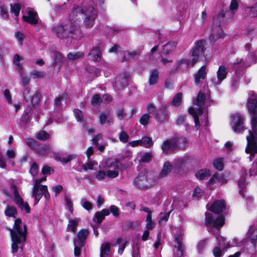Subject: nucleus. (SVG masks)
Segmentation results:
<instances>
[{
  "label": "nucleus",
  "mask_w": 257,
  "mask_h": 257,
  "mask_svg": "<svg viewBox=\"0 0 257 257\" xmlns=\"http://www.w3.org/2000/svg\"><path fill=\"white\" fill-rule=\"evenodd\" d=\"M21 7L19 4H16L14 5H11V12L15 14L16 16L19 15Z\"/></svg>",
  "instance_id": "nucleus-58"
},
{
  "label": "nucleus",
  "mask_w": 257,
  "mask_h": 257,
  "mask_svg": "<svg viewBox=\"0 0 257 257\" xmlns=\"http://www.w3.org/2000/svg\"><path fill=\"white\" fill-rule=\"evenodd\" d=\"M182 100V94L181 93H177L174 97L171 104L175 106L180 105Z\"/></svg>",
  "instance_id": "nucleus-36"
},
{
  "label": "nucleus",
  "mask_w": 257,
  "mask_h": 257,
  "mask_svg": "<svg viewBox=\"0 0 257 257\" xmlns=\"http://www.w3.org/2000/svg\"><path fill=\"white\" fill-rule=\"evenodd\" d=\"M238 185L240 188V190L239 191V193L240 194L243 196L242 190L244 189L246 187L245 177H241L240 179L238 181Z\"/></svg>",
  "instance_id": "nucleus-50"
},
{
  "label": "nucleus",
  "mask_w": 257,
  "mask_h": 257,
  "mask_svg": "<svg viewBox=\"0 0 257 257\" xmlns=\"http://www.w3.org/2000/svg\"><path fill=\"white\" fill-rule=\"evenodd\" d=\"M36 137L38 140L45 141L49 138V135L44 131H41L37 134Z\"/></svg>",
  "instance_id": "nucleus-54"
},
{
  "label": "nucleus",
  "mask_w": 257,
  "mask_h": 257,
  "mask_svg": "<svg viewBox=\"0 0 257 257\" xmlns=\"http://www.w3.org/2000/svg\"><path fill=\"white\" fill-rule=\"evenodd\" d=\"M110 211L112 215L115 217H117L120 214V211L119 208L115 205H111L109 207Z\"/></svg>",
  "instance_id": "nucleus-61"
},
{
  "label": "nucleus",
  "mask_w": 257,
  "mask_h": 257,
  "mask_svg": "<svg viewBox=\"0 0 257 257\" xmlns=\"http://www.w3.org/2000/svg\"><path fill=\"white\" fill-rule=\"evenodd\" d=\"M10 231L12 241V252H17L19 248L23 250V246L26 240L27 233L26 225L23 224L20 219L17 218L15 221L13 228L10 229Z\"/></svg>",
  "instance_id": "nucleus-1"
},
{
  "label": "nucleus",
  "mask_w": 257,
  "mask_h": 257,
  "mask_svg": "<svg viewBox=\"0 0 257 257\" xmlns=\"http://www.w3.org/2000/svg\"><path fill=\"white\" fill-rule=\"evenodd\" d=\"M247 107L251 115V131L257 128V94L252 93L248 98Z\"/></svg>",
  "instance_id": "nucleus-5"
},
{
  "label": "nucleus",
  "mask_w": 257,
  "mask_h": 257,
  "mask_svg": "<svg viewBox=\"0 0 257 257\" xmlns=\"http://www.w3.org/2000/svg\"><path fill=\"white\" fill-rule=\"evenodd\" d=\"M227 182V179L221 174H215L210 179L208 185L211 188H214L219 184H225Z\"/></svg>",
  "instance_id": "nucleus-15"
},
{
  "label": "nucleus",
  "mask_w": 257,
  "mask_h": 257,
  "mask_svg": "<svg viewBox=\"0 0 257 257\" xmlns=\"http://www.w3.org/2000/svg\"><path fill=\"white\" fill-rule=\"evenodd\" d=\"M209 98V95H206L200 91L197 97L193 101L194 104L197 106L198 108L196 110L193 106L189 108L188 112L194 118L195 126L197 130H199L200 126L199 117L202 114L206 106L207 107L206 103Z\"/></svg>",
  "instance_id": "nucleus-4"
},
{
  "label": "nucleus",
  "mask_w": 257,
  "mask_h": 257,
  "mask_svg": "<svg viewBox=\"0 0 257 257\" xmlns=\"http://www.w3.org/2000/svg\"><path fill=\"white\" fill-rule=\"evenodd\" d=\"M28 16H24L23 17L25 21L32 25H35L38 23V17L36 12L31 10L28 11Z\"/></svg>",
  "instance_id": "nucleus-22"
},
{
  "label": "nucleus",
  "mask_w": 257,
  "mask_h": 257,
  "mask_svg": "<svg viewBox=\"0 0 257 257\" xmlns=\"http://www.w3.org/2000/svg\"><path fill=\"white\" fill-rule=\"evenodd\" d=\"M168 105L162 104L156 113L155 118L160 122H168L170 118V112L167 110Z\"/></svg>",
  "instance_id": "nucleus-11"
},
{
  "label": "nucleus",
  "mask_w": 257,
  "mask_h": 257,
  "mask_svg": "<svg viewBox=\"0 0 257 257\" xmlns=\"http://www.w3.org/2000/svg\"><path fill=\"white\" fill-rule=\"evenodd\" d=\"M74 114L78 121H81L83 120V116L81 110L78 109H75L74 110Z\"/></svg>",
  "instance_id": "nucleus-63"
},
{
  "label": "nucleus",
  "mask_w": 257,
  "mask_h": 257,
  "mask_svg": "<svg viewBox=\"0 0 257 257\" xmlns=\"http://www.w3.org/2000/svg\"><path fill=\"white\" fill-rule=\"evenodd\" d=\"M227 74V72L225 66L224 65L220 66L217 71V77H212L210 81L214 86L219 85L225 79Z\"/></svg>",
  "instance_id": "nucleus-14"
},
{
  "label": "nucleus",
  "mask_w": 257,
  "mask_h": 257,
  "mask_svg": "<svg viewBox=\"0 0 257 257\" xmlns=\"http://www.w3.org/2000/svg\"><path fill=\"white\" fill-rule=\"evenodd\" d=\"M176 43L174 42H169L163 46L161 51L162 55H167L170 54L175 48Z\"/></svg>",
  "instance_id": "nucleus-28"
},
{
  "label": "nucleus",
  "mask_w": 257,
  "mask_h": 257,
  "mask_svg": "<svg viewBox=\"0 0 257 257\" xmlns=\"http://www.w3.org/2000/svg\"><path fill=\"white\" fill-rule=\"evenodd\" d=\"M114 163L117 165L116 168H115L114 170H107L106 171V176L108 177L114 178L116 177L118 175V163L116 161H114Z\"/></svg>",
  "instance_id": "nucleus-38"
},
{
  "label": "nucleus",
  "mask_w": 257,
  "mask_h": 257,
  "mask_svg": "<svg viewBox=\"0 0 257 257\" xmlns=\"http://www.w3.org/2000/svg\"><path fill=\"white\" fill-rule=\"evenodd\" d=\"M30 76L34 79L43 78L44 76V73L41 71L33 70L30 72Z\"/></svg>",
  "instance_id": "nucleus-59"
},
{
  "label": "nucleus",
  "mask_w": 257,
  "mask_h": 257,
  "mask_svg": "<svg viewBox=\"0 0 257 257\" xmlns=\"http://www.w3.org/2000/svg\"><path fill=\"white\" fill-rule=\"evenodd\" d=\"M88 234V230L86 229H81L78 232L77 238L74 239V241H77L78 245L82 244Z\"/></svg>",
  "instance_id": "nucleus-24"
},
{
  "label": "nucleus",
  "mask_w": 257,
  "mask_h": 257,
  "mask_svg": "<svg viewBox=\"0 0 257 257\" xmlns=\"http://www.w3.org/2000/svg\"><path fill=\"white\" fill-rule=\"evenodd\" d=\"M79 221L80 219L78 218H69L68 219V224L67 227V230L75 232L76 230L77 226Z\"/></svg>",
  "instance_id": "nucleus-26"
},
{
  "label": "nucleus",
  "mask_w": 257,
  "mask_h": 257,
  "mask_svg": "<svg viewBox=\"0 0 257 257\" xmlns=\"http://www.w3.org/2000/svg\"><path fill=\"white\" fill-rule=\"evenodd\" d=\"M249 175L250 176L257 175V162H254L253 163L252 167L249 170Z\"/></svg>",
  "instance_id": "nucleus-64"
},
{
  "label": "nucleus",
  "mask_w": 257,
  "mask_h": 257,
  "mask_svg": "<svg viewBox=\"0 0 257 257\" xmlns=\"http://www.w3.org/2000/svg\"><path fill=\"white\" fill-rule=\"evenodd\" d=\"M231 125L233 131L235 133H241L246 130L244 125V119L239 113L233 114L231 116Z\"/></svg>",
  "instance_id": "nucleus-9"
},
{
  "label": "nucleus",
  "mask_w": 257,
  "mask_h": 257,
  "mask_svg": "<svg viewBox=\"0 0 257 257\" xmlns=\"http://www.w3.org/2000/svg\"><path fill=\"white\" fill-rule=\"evenodd\" d=\"M210 175V172L209 170L203 169L198 171L196 174V176L198 179L202 180Z\"/></svg>",
  "instance_id": "nucleus-35"
},
{
  "label": "nucleus",
  "mask_w": 257,
  "mask_h": 257,
  "mask_svg": "<svg viewBox=\"0 0 257 257\" xmlns=\"http://www.w3.org/2000/svg\"><path fill=\"white\" fill-rule=\"evenodd\" d=\"M83 56V53L78 52L76 53H70L67 55V58L70 60L74 61L81 59Z\"/></svg>",
  "instance_id": "nucleus-37"
},
{
  "label": "nucleus",
  "mask_w": 257,
  "mask_h": 257,
  "mask_svg": "<svg viewBox=\"0 0 257 257\" xmlns=\"http://www.w3.org/2000/svg\"><path fill=\"white\" fill-rule=\"evenodd\" d=\"M162 150L164 153H169L178 148L177 141L170 139L165 141L162 145Z\"/></svg>",
  "instance_id": "nucleus-18"
},
{
  "label": "nucleus",
  "mask_w": 257,
  "mask_h": 257,
  "mask_svg": "<svg viewBox=\"0 0 257 257\" xmlns=\"http://www.w3.org/2000/svg\"><path fill=\"white\" fill-rule=\"evenodd\" d=\"M159 80V71L158 69H154L150 72L149 83L150 85L156 84Z\"/></svg>",
  "instance_id": "nucleus-33"
},
{
  "label": "nucleus",
  "mask_w": 257,
  "mask_h": 257,
  "mask_svg": "<svg viewBox=\"0 0 257 257\" xmlns=\"http://www.w3.org/2000/svg\"><path fill=\"white\" fill-rule=\"evenodd\" d=\"M110 244L108 242H105L102 244L100 248V257H110Z\"/></svg>",
  "instance_id": "nucleus-30"
},
{
  "label": "nucleus",
  "mask_w": 257,
  "mask_h": 257,
  "mask_svg": "<svg viewBox=\"0 0 257 257\" xmlns=\"http://www.w3.org/2000/svg\"><path fill=\"white\" fill-rule=\"evenodd\" d=\"M103 45L99 44L94 47L89 53V58L95 62H99L101 60Z\"/></svg>",
  "instance_id": "nucleus-16"
},
{
  "label": "nucleus",
  "mask_w": 257,
  "mask_h": 257,
  "mask_svg": "<svg viewBox=\"0 0 257 257\" xmlns=\"http://www.w3.org/2000/svg\"><path fill=\"white\" fill-rule=\"evenodd\" d=\"M38 181H34L33 187L32 189V196L34 198L35 204H37L43 194V189L42 186H39Z\"/></svg>",
  "instance_id": "nucleus-17"
},
{
  "label": "nucleus",
  "mask_w": 257,
  "mask_h": 257,
  "mask_svg": "<svg viewBox=\"0 0 257 257\" xmlns=\"http://www.w3.org/2000/svg\"><path fill=\"white\" fill-rule=\"evenodd\" d=\"M246 67V64L243 59H236L232 65V67L235 71L242 70Z\"/></svg>",
  "instance_id": "nucleus-31"
},
{
  "label": "nucleus",
  "mask_w": 257,
  "mask_h": 257,
  "mask_svg": "<svg viewBox=\"0 0 257 257\" xmlns=\"http://www.w3.org/2000/svg\"><path fill=\"white\" fill-rule=\"evenodd\" d=\"M223 35L222 30L219 26L213 29L212 33L209 36L211 41L215 42L218 39L221 38Z\"/></svg>",
  "instance_id": "nucleus-27"
},
{
  "label": "nucleus",
  "mask_w": 257,
  "mask_h": 257,
  "mask_svg": "<svg viewBox=\"0 0 257 257\" xmlns=\"http://www.w3.org/2000/svg\"><path fill=\"white\" fill-rule=\"evenodd\" d=\"M205 41L199 40L195 43V46L190 51V59H183L177 62L176 68L179 70H184L189 66H194L198 61L200 54H203L205 51Z\"/></svg>",
  "instance_id": "nucleus-2"
},
{
  "label": "nucleus",
  "mask_w": 257,
  "mask_h": 257,
  "mask_svg": "<svg viewBox=\"0 0 257 257\" xmlns=\"http://www.w3.org/2000/svg\"><path fill=\"white\" fill-rule=\"evenodd\" d=\"M118 138L121 142L125 143L128 141L129 136L126 132L122 131L119 134Z\"/></svg>",
  "instance_id": "nucleus-56"
},
{
  "label": "nucleus",
  "mask_w": 257,
  "mask_h": 257,
  "mask_svg": "<svg viewBox=\"0 0 257 257\" xmlns=\"http://www.w3.org/2000/svg\"><path fill=\"white\" fill-rule=\"evenodd\" d=\"M55 32L57 36L62 39L70 37L77 39L81 37V32L76 22L70 21L66 24L57 26L55 28Z\"/></svg>",
  "instance_id": "nucleus-3"
},
{
  "label": "nucleus",
  "mask_w": 257,
  "mask_h": 257,
  "mask_svg": "<svg viewBox=\"0 0 257 257\" xmlns=\"http://www.w3.org/2000/svg\"><path fill=\"white\" fill-rule=\"evenodd\" d=\"M177 141V145L178 148H183L185 147L188 143L187 140L184 137H180L178 138H174Z\"/></svg>",
  "instance_id": "nucleus-43"
},
{
  "label": "nucleus",
  "mask_w": 257,
  "mask_h": 257,
  "mask_svg": "<svg viewBox=\"0 0 257 257\" xmlns=\"http://www.w3.org/2000/svg\"><path fill=\"white\" fill-rule=\"evenodd\" d=\"M50 148V146L47 145H45L41 147H39L38 145L36 151L38 154L41 155H44L49 153Z\"/></svg>",
  "instance_id": "nucleus-40"
},
{
  "label": "nucleus",
  "mask_w": 257,
  "mask_h": 257,
  "mask_svg": "<svg viewBox=\"0 0 257 257\" xmlns=\"http://www.w3.org/2000/svg\"><path fill=\"white\" fill-rule=\"evenodd\" d=\"M182 241L183 236L182 234L175 235L173 250L176 257H181L183 254L184 245Z\"/></svg>",
  "instance_id": "nucleus-12"
},
{
  "label": "nucleus",
  "mask_w": 257,
  "mask_h": 257,
  "mask_svg": "<svg viewBox=\"0 0 257 257\" xmlns=\"http://www.w3.org/2000/svg\"><path fill=\"white\" fill-rule=\"evenodd\" d=\"M74 254L76 256H78L81 253L80 248L84 246V244L78 245L77 241H74Z\"/></svg>",
  "instance_id": "nucleus-60"
},
{
  "label": "nucleus",
  "mask_w": 257,
  "mask_h": 257,
  "mask_svg": "<svg viewBox=\"0 0 257 257\" xmlns=\"http://www.w3.org/2000/svg\"><path fill=\"white\" fill-rule=\"evenodd\" d=\"M207 243V239H203L200 240L197 245V250L200 253L203 252Z\"/></svg>",
  "instance_id": "nucleus-47"
},
{
  "label": "nucleus",
  "mask_w": 257,
  "mask_h": 257,
  "mask_svg": "<svg viewBox=\"0 0 257 257\" xmlns=\"http://www.w3.org/2000/svg\"><path fill=\"white\" fill-rule=\"evenodd\" d=\"M170 212H167V213H161L160 214V216H159V223L160 224H161L162 223H163V222H166L169 216H170Z\"/></svg>",
  "instance_id": "nucleus-55"
},
{
  "label": "nucleus",
  "mask_w": 257,
  "mask_h": 257,
  "mask_svg": "<svg viewBox=\"0 0 257 257\" xmlns=\"http://www.w3.org/2000/svg\"><path fill=\"white\" fill-rule=\"evenodd\" d=\"M5 214L8 216L15 218L17 214V210L13 206H8L5 210Z\"/></svg>",
  "instance_id": "nucleus-41"
},
{
  "label": "nucleus",
  "mask_w": 257,
  "mask_h": 257,
  "mask_svg": "<svg viewBox=\"0 0 257 257\" xmlns=\"http://www.w3.org/2000/svg\"><path fill=\"white\" fill-rule=\"evenodd\" d=\"M80 204L81 206L86 210L89 211L92 209L93 205L91 203L88 201L86 199L82 198L81 200Z\"/></svg>",
  "instance_id": "nucleus-48"
},
{
  "label": "nucleus",
  "mask_w": 257,
  "mask_h": 257,
  "mask_svg": "<svg viewBox=\"0 0 257 257\" xmlns=\"http://www.w3.org/2000/svg\"><path fill=\"white\" fill-rule=\"evenodd\" d=\"M172 166L169 162H166L161 172L158 176L159 179H162L166 177L171 172Z\"/></svg>",
  "instance_id": "nucleus-25"
},
{
  "label": "nucleus",
  "mask_w": 257,
  "mask_h": 257,
  "mask_svg": "<svg viewBox=\"0 0 257 257\" xmlns=\"http://www.w3.org/2000/svg\"><path fill=\"white\" fill-rule=\"evenodd\" d=\"M150 115L149 113H145L143 114L140 118V122L144 125H146L148 123Z\"/></svg>",
  "instance_id": "nucleus-57"
},
{
  "label": "nucleus",
  "mask_w": 257,
  "mask_h": 257,
  "mask_svg": "<svg viewBox=\"0 0 257 257\" xmlns=\"http://www.w3.org/2000/svg\"><path fill=\"white\" fill-rule=\"evenodd\" d=\"M110 115V112L109 111L107 112H102L99 117V123L101 125H103L105 122L107 118Z\"/></svg>",
  "instance_id": "nucleus-51"
},
{
  "label": "nucleus",
  "mask_w": 257,
  "mask_h": 257,
  "mask_svg": "<svg viewBox=\"0 0 257 257\" xmlns=\"http://www.w3.org/2000/svg\"><path fill=\"white\" fill-rule=\"evenodd\" d=\"M23 60L24 58L20 56L18 54H15L14 56L13 62L16 70L19 72V73L23 71V66L20 63V61Z\"/></svg>",
  "instance_id": "nucleus-32"
},
{
  "label": "nucleus",
  "mask_w": 257,
  "mask_h": 257,
  "mask_svg": "<svg viewBox=\"0 0 257 257\" xmlns=\"http://www.w3.org/2000/svg\"><path fill=\"white\" fill-rule=\"evenodd\" d=\"M0 16L5 19L9 18L8 7L4 5L0 6Z\"/></svg>",
  "instance_id": "nucleus-45"
},
{
  "label": "nucleus",
  "mask_w": 257,
  "mask_h": 257,
  "mask_svg": "<svg viewBox=\"0 0 257 257\" xmlns=\"http://www.w3.org/2000/svg\"><path fill=\"white\" fill-rule=\"evenodd\" d=\"M224 222V217L222 215H219L215 218L211 213H205V223L208 227L218 229L223 226Z\"/></svg>",
  "instance_id": "nucleus-8"
},
{
  "label": "nucleus",
  "mask_w": 257,
  "mask_h": 257,
  "mask_svg": "<svg viewBox=\"0 0 257 257\" xmlns=\"http://www.w3.org/2000/svg\"><path fill=\"white\" fill-rule=\"evenodd\" d=\"M97 165L96 162L91 161L90 159H89V160L87 159V162L82 166V168L84 171H87L88 169L93 170V166Z\"/></svg>",
  "instance_id": "nucleus-44"
},
{
  "label": "nucleus",
  "mask_w": 257,
  "mask_h": 257,
  "mask_svg": "<svg viewBox=\"0 0 257 257\" xmlns=\"http://www.w3.org/2000/svg\"><path fill=\"white\" fill-rule=\"evenodd\" d=\"M141 141L142 142V146L146 148H149L153 144L152 139L148 137L142 138Z\"/></svg>",
  "instance_id": "nucleus-53"
},
{
  "label": "nucleus",
  "mask_w": 257,
  "mask_h": 257,
  "mask_svg": "<svg viewBox=\"0 0 257 257\" xmlns=\"http://www.w3.org/2000/svg\"><path fill=\"white\" fill-rule=\"evenodd\" d=\"M146 228L148 230L152 229L155 227V223L152 219V215L147 214L146 220Z\"/></svg>",
  "instance_id": "nucleus-46"
},
{
  "label": "nucleus",
  "mask_w": 257,
  "mask_h": 257,
  "mask_svg": "<svg viewBox=\"0 0 257 257\" xmlns=\"http://www.w3.org/2000/svg\"><path fill=\"white\" fill-rule=\"evenodd\" d=\"M102 102V99L99 94H95L92 98L91 104L93 105H99Z\"/></svg>",
  "instance_id": "nucleus-52"
},
{
  "label": "nucleus",
  "mask_w": 257,
  "mask_h": 257,
  "mask_svg": "<svg viewBox=\"0 0 257 257\" xmlns=\"http://www.w3.org/2000/svg\"><path fill=\"white\" fill-rule=\"evenodd\" d=\"M256 131H249V135L246 137L247 145L245 152L249 154V158L250 161L257 153V128Z\"/></svg>",
  "instance_id": "nucleus-6"
},
{
  "label": "nucleus",
  "mask_w": 257,
  "mask_h": 257,
  "mask_svg": "<svg viewBox=\"0 0 257 257\" xmlns=\"http://www.w3.org/2000/svg\"><path fill=\"white\" fill-rule=\"evenodd\" d=\"M128 78L125 76H119L116 78L114 86L117 89H121L127 85Z\"/></svg>",
  "instance_id": "nucleus-23"
},
{
  "label": "nucleus",
  "mask_w": 257,
  "mask_h": 257,
  "mask_svg": "<svg viewBox=\"0 0 257 257\" xmlns=\"http://www.w3.org/2000/svg\"><path fill=\"white\" fill-rule=\"evenodd\" d=\"M79 11L85 15L84 24L85 27L87 28L92 27L96 16V12L94 8L92 7H88L85 9L80 8L77 10V12Z\"/></svg>",
  "instance_id": "nucleus-7"
},
{
  "label": "nucleus",
  "mask_w": 257,
  "mask_h": 257,
  "mask_svg": "<svg viewBox=\"0 0 257 257\" xmlns=\"http://www.w3.org/2000/svg\"><path fill=\"white\" fill-rule=\"evenodd\" d=\"M213 165L216 169L219 171L222 170L223 168V163L222 159L218 158L215 159L213 162Z\"/></svg>",
  "instance_id": "nucleus-49"
},
{
  "label": "nucleus",
  "mask_w": 257,
  "mask_h": 257,
  "mask_svg": "<svg viewBox=\"0 0 257 257\" xmlns=\"http://www.w3.org/2000/svg\"><path fill=\"white\" fill-rule=\"evenodd\" d=\"M26 143L32 149L37 150L38 147V142L34 139L27 138L26 139Z\"/></svg>",
  "instance_id": "nucleus-42"
},
{
  "label": "nucleus",
  "mask_w": 257,
  "mask_h": 257,
  "mask_svg": "<svg viewBox=\"0 0 257 257\" xmlns=\"http://www.w3.org/2000/svg\"><path fill=\"white\" fill-rule=\"evenodd\" d=\"M225 209V203L224 200H216L209 207L211 211L215 213L222 212Z\"/></svg>",
  "instance_id": "nucleus-20"
},
{
  "label": "nucleus",
  "mask_w": 257,
  "mask_h": 257,
  "mask_svg": "<svg viewBox=\"0 0 257 257\" xmlns=\"http://www.w3.org/2000/svg\"><path fill=\"white\" fill-rule=\"evenodd\" d=\"M216 239L218 241V245L224 248H226L229 247V243L226 241L225 238L223 236L218 235L216 236Z\"/></svg>",
  "instance_id": "nucleus-39"
},
{
  "label": "nucleus",
  "mask_w": 257,
  "mask_h": 257,
  "mask_svg": "<svg viewBox=\"0 0 257 257\" xmlns=\"http://www.w3.org/2000/svg\"><path fill=\"white\" fill-rule=\"evenodd\" d=\"M248 236L250 238L254 246H255L257 241V227L251 226L248 231Z\"/></svg>",
  "instance_id": "nucleus-29"
},
{
  "label": "nucleus",
  "mask_w": 257,
  "mask_h": 257,
  "mask_svg": "<svg viewBox=\"0 0 257 257\" xmlns=\"http://www.w3.org/2000/svg\"><path fill=\"white\" fill-rule=\"evenodd\" d=\"M135 185L140 189H144L151 186V183L145 174L137 177L134 181Z\"/></svg>",
  "instance_id": "nucleus-19"
},
{
  "label": "nucleus",
  "mask_w": 257,
  "mask_h": 257,
  "mask_svg": "<svg viewBox=\"0 0 257 257\" xmlns=\"http://www.w3.org/2000/svg\"><path fill=\"white\" fill-rule=\"evenodd\" d=\"M206 66L203 65L199 69L197 72L194 74V78L195 84L198 85L201 82L202 80H204L206 77Z\"/></svg>",
  "instance_id": "nucleus-21"
},
{
  "label": "nucleus",
  "mask_w": 257,
  "mask_h": 257,
  "mask_svg": "<svg viewBox=\"0 0 257 257\" xmlns=\"http://www.w3.org/2000/svg\"><path fill=\"white\" fill-rule=\"evenodd\" d=\"M23 95L26 101H30L33 105L38 104L40 101V93L38 91H35L32 95L30 87H27L25 89Z\"/></svg>",
  "instance_id": "nucleus-13"
},
{
  "label": "nucleus",
  "mask_w": 257,
  "mask_h": 257,
  "mask_svg": "<svg viewBox=\"0 0 257 257\" xmlns=\"http://www.w3.org/2000/svg\"><path fill=\"white\" fill-rule=\"evenodd\" d=\"M11 188L12 189L14 194L16 202L19 207L22 211H25L26 213H29L30 212V206L27 203L24 202L23 199L20 197L19 194L16 186L14 184H12Z\"/></svg>",
  "instance_id": "nucleus-10"
},
{
  "label": "nucleus",
  "mask_w": 257,
  "mask_h": 257,
  "mask_svg": "<svg viewBox=\"0 0 257 257\" xmlns=\"http://www.w3.org/2000/svg\"><path fill=\"white\" fill-rule=\"evenodd\" d=\"M245 12L250 17H257V4L253 5L252 7H248L245 8Z\"/></svg>",
  "instance_id": "nucleus-34"
},
{
  "label": "nucleus",
  "mask_w": 257,
  "mask_h": 257,
  "mask_svg": "<svg viewBox=\"0 0 257 257\" xmlns=\"http://www.w3.org/2000/svg\"><path fill=\"white\" fill-rule=\"evenodd\" d=\"M152 157V156L150 153H144L142 156L141 159H140V161L142 162H148L150 161H151Z\"/></svg>",
  "instance_id": "nucleus-62"
}]
</instances>
